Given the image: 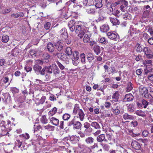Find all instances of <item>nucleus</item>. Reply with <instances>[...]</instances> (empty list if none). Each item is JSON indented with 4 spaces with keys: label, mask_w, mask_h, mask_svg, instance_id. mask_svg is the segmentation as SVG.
Here are the masks:
<instances>
[{
    "label": "nucleus",
    "mask_w": 153,
    "mask_h": 153,
    "mask_svg": "<svg viewBox=\"0 0 153 153\" xmlns=\"http://www.w3.org/2000/svg\"><path fill=\"white\" fill-rule=\"evenodd\" d=\"M73 113L74 115H78L81 121L84 120L85 114L83 111L80 109L79 105L76 104L75 105Z\"/></svg>",
    "instance_id": "1"
},
{
    "label": "nucleus",
    "mask_w": 153,
    "mask_h": 153,
    "mask_svg": "<svg viewBox=\"0 0 153 153\" xmlns=\"http://www.w3.org/2000/svg\"><path fill=\"white\" fill-rule=\"evenodd\" d=\"M45 62L44 60L38 59L35 61V64L33 66V69L35 73L37 75L39 74L42 68L41 66L44 65Z\"/></svg>",
    "instance_id": "2"
},
{
    "label": "nucleus",
    "mask_w": 153,
    "mask_h": 153,
    "mask_svg": "<svg viewBox=\"0 0 153 153\" xmlns=\"http://www.w3.org/2000/svg\"><path fill=\"white\" fill-rule=\"evenodd\" d=\"M137 104L138 107L140 108H147L149 111H151L153 110L152 106L146 100L143 99L141 102H137Z\"/></svg>",
    "instance_id": "3"
},
{
    "label": "nucleus",
    "mask_w": 153,
    "mask_h": 153,
    "mask_svg": "<svg viewBox=\"0 0 153 153\" xmlns=\"http://www.w3.org/2000/svg\"><path fill=\"white\" fill-rule=\"evenodd\" d=\"M84 27L80 25H77L75 27V31L77 33H79L78 36L82 39L85 33V31L84 30Z\"/></svg>",
    "instance_id": "4"
},
{
    "label": "nucleus",
    "mask_w": 153,
    "mask_h": 153,
    "mask_svg": "<svg viewBox=\"0 0 153 153\" xmlns=\"http://www.w3.org/2000/svg\"><path fill=\"white\" fill-rule=\"evenodd\" d=\"M139 91L146 98H149L150 96H152L149 93L148 90L146 87L143 86H140L139 87Z\"/></svg>",
    "instance_id": "5"
},
{
    "label": "nucleus",
    "mask_w": 153,
    "mask_h": 153,
    "mask_svg": "<svg viewBox=\"0 0 153 153\" xmlns=\"http://www.w3.org/2000/svg\"><path fill=\"white\" fill-rule=\"evenodd\" d=\"M73 57L72 58L73 64L75 65H77L79 63V53L77 51H75L73 53Z\"/></svg>",
    "instance_id": "6"
},
{
    "label": "nucleus",
    "mask_w": 153,
    "mask_h": 153,
    "mask_svg": "<svg viewBox=\"0 0 153 153\" xmlns=\"http://www.w3.org/2000/svg\"><path fill=\"white\" fill-rule=\"evenodd\" d=\"M53 56L54 57H57L60 59L65 61L68 59V57L65 54L63 53L54 52L53 53Z\"/></svg>",
    "instance_id": "7"
},
{
    "label": "nucleus",
    "mask_w": 153,
    "mask_h": 153,
    "mask_svg": "<svg viewBox=\"0 0 153 153\" xmlns=\"http://www.w3.org/2000/svg\"><path fill=\"white\" fill-rule=\"evenodd\" d=\"M143 51L146 55V58L152 59L153 57V52L149 47H145L144 48Z\"/></svg>",
    "instance_id": "8"
},
{
    "label": "nucleus",
    "mask_w": 153,
    "mask_h": 153,
    "mask_svg": "<svg viewBox=\"0 0 153 153\" xmlns=\"http://www.w3.org/2000/svg\"><path fill=\"white\" fill-rule=\"evenodd\" d=\"M61 33L60 37L63 40H66L68 38V36L67 33L66 29L65 28H63L60 31Z\"/></svg>",
    "instance_id": "9"
},
{
    "label": "nucleus",
    "mask_w": 153,
    "mask_h": 153,
    "mask_svg": "<svg viewBox=\"0 0 153 153\" xmlns=\"http://www.w3.org/2000/svg\"><path fill=\"white\" fill-rule=\"evenodd\" d=\"M119 92L117 91L115 92L112 96L111 102L113 103L117 102L119 98Z\"/></svg>",
    "instance_id": "10"
},
{
    "label": "nucleus",
    "mask_w": 153,
    "mask_h": 153,
    "mask_svg": "<svg viewBox=\"0 0 153 153\" xmlns=\"http://www.w3.org/2000/svg\"><path fill=\"white\" fill-rule=\"evenodd\" d=\"M107 35L109 38L114 40H116L117 36H119L117 33H114L113 31H110L108 32L107 33Z\"/></svg>",
    "instance_id": "11"
},
{
    "label": "nucleus",
    "mask_w": 153,
    "mask_h": 153,
    "mask_svg": "<svg viewBox=\"0 0 153 153\" xmlns=\"http://www.w3.org/2000/svg\"><path fill=\"white\" fill-rule=\"evenodd\" d=\"M120 4V10L123 12H124L125 10L124 8L126 7L128 5V2L125 0H122L121 1Z\"/></svg>",
    "instance_id": "12"
},
{
    "label": "nucleus",
    "mask_w": 153,
    "mask_h": 153,
    "mask_svg": "<svg viewBox=\"0 0 153 153\" xmlns=\"http://www.w3.org/2000/svg\"><path fill=\"white\" fill-rule=\"evenodd\" d=\"M132 147L134 149L137 150L140 149L141 146L140 144L136 141H133L131 143Z\"/></svg>",
    "instance_id": "13"
},
{
    "label": "nucleus",
    "mask_w": 153,
    "mask_h": 153,
    "mask_svg": "<svg viewBox=\"0 0 153 153\" xmlns=\"http://www.w3.org/2000/svg\"><path fill=\"white\" fill-rule=\"evenodd\" d=\"M54 44L53 45L51 42H49L47 45V47L48 51L50 53L53 52L55 49Z\"/></svg>",
    "instance_id": "14"
},
{
    "label": "nucleus",
    "mask_w": 153,
    "mask_h": 153,
    "mask_svg": "<svg viewBox=\"0 0 153 153\" xmlns=\"http://www.w3.org/2000/svg\"><path fill=\"white\" fill-rule=\"evenodd\" d=\"M50 122L53 125L57 126L59 124V120L57 118L52 117L50 118Z\"/></svg>",
    "instance_id": "15"
},
{
    "label": "nucleus",
    "mask_w": 153,
    "mask_h": 153,
    "mask_svg": "<svg viewBox=\"0 0 153 153\" xmlns=\"http://www.w3.org/2000/svg\"><path fill=\"white\" fill-rule=\"evenodd\" d=\"M133 96L131 94H128L125 95L123 100L124 101H130L133 100Z\"/></svg>",
    "instance_id": "16"
},
{
    "label": "nucleus",
    "mask_w": 153,
    "mask_h": 153,
    "mask_svg": "<svg viewBox=\"0 0 153 153\" xmlns=\"http://www.w3.org/2000/svg\"><path fill=\"white\" fill-rule=\"evenodd\" d=\"M53 73L55 75L59 74L60 71L57 66L54 64H52Z\"/></svg>",
    "instance_id": "17"
},
{
    "label": "nucleus",
    "mask_w": 153,
    "mask_h": 153,
    "mask_svg": "<svg viewBox=\"0 0 153 153\" xmlns=\"http://www.w3.org/2000/svg\"><path fill=\"white\" fill-rule=\"evenodd\" d=\"M97 140L99 142H101L103 141L107 142V141L104 134H101L99 135L97 138Z\"/></svg>",
    "instance_id": "18"
},
{
    "label": "nucleus",
    "mask_w": 153,
    "mask_h": 153,
    "mask_svg": "<svg viewBox=\"0 0 153 153\" xmlns=\"http://www.w3.org/2000/svg\"><path fill=\"white\" fill-rule=\"evenodd\" d=\"M75 24V22L73 20H71L69 22L68 27L70 29V30L71 32L74 31L75 28V26H74Z\"/></svg>",
    "instance_id": "19"
},
{
    "label": "nucleus",
    "mask_w": 153,
    "mask_h": 153,
    "mask_svg": "<svg viewBox=\"0 0 153 153\" xmlns=\"http://www.w3.org/2000/svg\"><path fill=\"white\" fill-rule=\"evenodd\" d=\"M86 56L88 61L90 62L94 59V56L93 54L89 52L86 53Z\"/></svg>",
    "instance_id": "20"
},
{
    "label": "nucleus",
    "mask_w": 153,
    "mask_h": 153,
    "mask_svg": "<svg viewBox=\"0 0 153 153\" xmlns=\"http://www.w3.org/2000/svg\"><path fill=\"white\" fill-rule=\"evenodd\" d=\"M123 117L125 120H133L134 119L133 116L129 115L127 113H125L123 114Z\"/></svg>",
    "instance_id": "21"
},
{
    "label": "nucleus",
    "mask_w": 153,
    "mask_h": 153,
    "mask_svg": "<svg viewBox=\"0 0 153 153\" xmlns=\"http://www.w3.org/2000/svg\"><path fill=\"white\" fill-rule=\"evenodd\" d=\"M109 29V26L107 24L103 25L100 27L101 31L103 33L107 32Z\"/></svg>",
    "instance_id": "22"
},
{
    "label": "nucleus",
    "mask_w": 153,
    "mask_h": 153,
    "mask_svg": "<svg viewBox=\"0 0 153 153\" xmlns=\"http://www.w3.org/2000/svg\"><path fill=\"white\" fill-rule=\"evenodd\" d=\"M93 50L94 53L97 55L99 54L100 53V48L99 46L97 45H94Z\"/></svg>",
    "instance_id": "23"
},
{
    "label": "nucleus",
    "mask_w": 153,
    "mask_h": 153,
    "mask_svg": "<svg viewBox=\"0 0 153 153\" xmlns=\"http://www.w3.org/2000/svg\"><path fill=\"white\" fill-rule=\"evenodd\" d=\"M94 3L97 8H100L102 6V0H94Z\"/></svg>",
    "instance_id": "24"
},
{
    "label": "nucleus",
    "mask_w": 153,
    "mask_h": 153,
    "mask_svg": "<svg viewBox=\"0 0 153 153\" xmlns=\"http://www.w3.org/2000/svg\"><path fill=\"white\" fill-rule=\"evenodd\" d=\"M42 57L45 59L43 60H45V63H47L49 61V59L50 57V55L48 53H45L43 54Z\"/></svg>",
    "instance_id": "25"
},
{
    "label": "nucleus",
    "mask_w": 153,
    "mask_h": 153,
    "mask_svg": "<svg viewBox=\"0 0 153 153\" xmlns=\"http://www.w3.org/2000/svg\"><path fill=\"white\" fill-rule=\"evenodd\" d=\"M84 127L86 129L85 130V131L87 132V131L91 132L92 131V128L90 127V124L88 122H85L84 124Z\"/></svg>",
    "instance_id": "26"
},
{
    "label": "nucleus",
    "mask_w": 153,
    "mask_h": 153,
    "mask_svg": "<svg viewBox=\"0 0 153 153\" xmlns=\"http://www.w3.org/2000/svg\"><path fill=\"white\" fill-rule=\"evenodd\" d=\"M94 139L91 137H89L85 140V142L87 144H91L94 142Z\"/></svg>",
    "instance_id": "27"
},
{
    "label": "nucleus",
    "mask_w": 153,
    "mask_h": 153,
    "mask_svg": "<svg viewBox=\"0 0 153 153\" xmlns=\"http://www.w3.org/2000/svg\"><path fill=\"white\" fill-rule=\"evenodd\" d=\"M110 21L113 25H119L120 23L119 20L116 18H111Z\"/></svg>",
    "instance_id": "28"
},
{
    "label": "nucleus",
    "mask_w": 153,
    "mask_h": 153,
    "mask_svg": "<svg viewBox=\"0 0 153 153\" xmlns=\"http://www.w3.org/2000/svg\"><path fill=\"white\" fill-rule=\"evenodd\" d=\"M24 14L22 12H19L17 13H13L11 14V16L15 18H18V17H22L23 16Z\"/></svg>",
    "instance_id": "29"
},
{
    "label": "nucleus",
    "mask_w": 153,
    "mask_h": 153,
    "mask_svg": "<svg viewBox=\"0 0 153 153\" xmlns=\"http://www.w3.org/2000/svg\"><path fill=\"white\" fill-rule=\"evenodd\" d=\"M57 8L60 10H61L64 7V4L62 3V0H61L56 3Z\"/></svg>",
    "instance_id": "30"
},
{
    "label": "nucleus",
    "mask_w": 153,
    "mask_h": 153,
    "mask_svg": "<svg viewBox=\"0 0 153 153\" xmlns=\"http://www.w3.org/2000/svg\"><path fill=\"white\" fill-rule=\"evenodd\" d=\"M135 114L138 116L143 117H146V114L145 112L140 110L136 111H135Z\"/></svg>",
    "instance_id": "31"
},
{
    "label": "nucleus",
    "mask_w": 153,
    "mask_h": 153,
    "mask_svg": "<svg viewBox=\"0 0 153 153\" xmlns=\"http://www.w3.org/2000/svg\"><path fill=\"white\" fill-rule=\"evenodd\" d=\"M65 53L68 56H70L73 53L71 48L70 47H67L65 49Z\"/></svg>",
    "instance_id": "32"
},
{
    "label": "nucleus",
    "mask_w": 153,
    "mask_h": 153,
    "mask_svg": "<svg viewBox=\"0 0 153 153\" xmlns=\"http://www.w3.org/2000/svg\"><path fill=\"white\" fill-rule=\"evenodd\" d=\"M57 108L56 107H54L48 112L49 116H52L55 114L57 112Z\"/></svg>",
    "instance_id": "33"
},
{
    "label": "nucleus",
    "mask_w": 153,
    "mask_h": 153,
    "mask_svg": "<svg viewBox=\"0 0 153 153\" xmlns=\"http://www.w3.org/2000/svg\"><path fill=\"white\" fill-rule=\"evenodd\" d=\"M136 51L137 52H141L143 51V48L140 44H137L135 46Z\"/></svg>",
    "instance_id": "34"
},
{
    "label": "nucleus",
    "mask_w": 153,
    "mask_h": 153,
    "mask_svg": "<svg viewBox=\"0 0 153 153\" xmlns=\"http://www.w3.org/2000/svg\"><path fill=\"white\" fill-rule=\"evenodd\" d=\"M133 88V85L131 82H128L127 84V91L129 92Z\"/></svg>",
    "instance_id": "35"
},
{
    "label": "nucleus",
    "mask_w": 153,
    "mask_h": 153,
    "mask_svg": "<svg viewBox=\"0 0 153 153\" xmlns=\"http://www.w3.org/2000/svg\"><path fill=\"white\" fill-rule=\"evenodd\" d=\"M91 125L93 127H94L96 129H99L101 128L99 123L96 122H92L91 123Z\"/></svg>",
    "instance_id": "36"
},
{
    "label": "nucleus",
    "mask_w": 153,
    "mask_h": 153,
    "mask_svg": "<svg viewBox=\"0 0 153 153\" xmlns=\"http://www.w3.org/2000/svg\"><path fill=\"white\" fill-rule=\"evenodd\" d=\"M82 126L81 123L79 121H76L74 125L73 128L74 129H79Z\"/></svg>",
    "instance_id": "37"
},
{
    "label": "nucleus",
    "mask_w": 153,
    "mask_h": 153,
    "mask_svg": "<svg viewBox=\"0 0 153 153\" xmlns=\"http://www.w3.org/2000/svg\"><path fill=\"white\" fill-rule=\"evenodd\" d=\"M9 36L7 35H3L2 37V41L4 43H7L9 40Z\"/></svg>",
    "instance_id": "38"
},
{
    "label": "nucleus",
    "mask_w": 153,
    "mask_h": 153,
    "mask_svg": "<svg viewBox=\"0 0 153 153\" xmlns=\"http://www.w3.org/2000/svg\"><path fill=\"white\" fill-rule=\"evenodd\" d=\"M90 38L89 36L87 34H85L83 38V41L84 42L87 43L90 41Z\"/></svg>",
    "instance_id": "39"
},
{
    "label": "nucleus",
    "mask_w": 153,
    "mask_h": 153,
    "mask_svg": "<svg viewBox=\"0 0 153 153\" xmlns=\"http://www.w3.org/2000/svg\"><path fill=\"white\" fill-rule=\"evenodd\" d=\"M99 42L101 43L105 44L107 43V41L104 37H102L99 38Z\"/></svg>",
    "instance_id": "40"
},
{
    "label": "nucleus",
    "mask_w": 153,
    "mask_h": 153,
    "mask_svg": "<svg viewBox=\"0 0 153 153\" xmlns=\"http://www.w3.org/2000/svg\"><path fill=\"white\" fill-rule=\"evenodd\" d=\"M41 121L43 124H46L48 122V120L45 116L42 117L41 119Z\"/></svg>",
    "instance_id": "41"
},
{
    "label": "nucleus",
    "mask_w": 153,
    "mask_h": 153,
    "mask_svg": "<svg viewBox=\"0 0 153 153\" xmlns=\"http://www.w3.org/2000/svg\"><path fill=\"white\" fill-rule=\"evenodd\" d=\"M81 61L82 62L84 63L85 61V55L83 53H82L80 55Z\"/></svg>",
    "instance_id": "42"
},
{
    "label": "nucleus",
    "mask_w": 153,
    "mask_h": 153,
    "mask_svg": "<svg viewBox=\"0 0 153 153\" xmlns=\"http://www.w3.org/2000/svg\"><path fill=\"white\" fill-rule=\"evenodd\" d=\"M70 117L71 116L69 114L65 113L63 115L62 118L64 120H67L70 118Z\"/></svg>",
    "instance_id": "43"
},
{
    "label": "nucleus",
    "mask_w": 153,
    "mask_h": 153,
    "mask_svg": "<svg viewBox=\"0 0 153 153\" xmlns=\"http://www.w3.org/2000/svg\"><path fill=\"white\" fill-rule=\"evenodd\" d=\"M47 67V72L49 74H52L53 73L52 65Z\"/></svg>",
    "instance_id": "44"
},
{
    "label": "nucleus",
    "mask_w": 153,
    "mask_h": 153,
    "mask_svg": "<svg viewBox=\"0 0 153 153\" xmlns=\"http://www.w3.org/2000/svg\"><path fill=\"white\" fill-rule=\"evenodd\" d=\"M44 127L45 129H49L50 131H53L54 128V126L49 125L45 126Z\"/></svg>",
    "instance_id": "45"
},
{
    "label": "nucleus",
    "mask_w": 153,
    "mask_h": 153,
    "mask_svg": "<svg viewBox=\"0 0 153 153\" xmlns=\"http://www.w3.org/2000/svg\"><path fill=\"white\" fill-rule=\"evenodd\" d=\"M3 99H4L6 102L8 100V98H10V96L8 93H6L3 95L2 97Z\"/></svg>",
    "instance_id": "46"
},
{
    "label": "nucleus",
    "mask_w": 153,
    "mask_h": 153,
    "mask_svg": "<svg viewBox=\"0 0 153 153\" xmlns=\"http://www.w3.org/2000/svg\"><path fill=\"white\" fill-rule=\"evenodd\" d=\"M56 62L60 69L63 70L65 69V66L59 61H56Z\"/></svg>",
    "instance_id": "47"
},
{
    "label": "nucleus",
    "mask_w": 153,
    "mask_h": 153,
    "mask_svg": "<svg viewBox=\"0 0 153 153\" xmlns=\"http://www.w3.org/2000/svg\"><path fill=\"white\" fill-rule=\"evenodd\" d=\"M20 137L25 139L26 140L29 139L30 137L29 134L27 133H25L24 134H22L20 135Z\"/></svg>",
    "instance_id": "48"
},
{
    "label": "nucleus",
    "mask_w": 153,
    "mask_h": 153,
    "mask_svg": "<svg viewBox=\"0 0 153 153\" xmlns=\"http://www.w3.org/2000/svg\"><path fill=\"white\" fill-rule=\"evenodd\" d=\"M101 145L103 148L106 151H108L109 149V146L106 144H102Z\"/></svg>",
    "instance_id": "49"
},
{
    "label": "nucleus",
    "mask_w": 153,
    "mask_h": 153,
    "mask_svg": "<svg viewBox=\"0 0 153 153\" xmlns=\"http://www.w3.org/2000/svg\"><path fill=\"white\" fill-rule=\"evenodd\" d=\"M134 110V106L132 105H130L128 106V110L131 112H133Z\"/></svg>",
    "instance_id": "50"
},
{
    "label": "nucleus",
    "mask_w": 153,
    "mask_h": 153,
    "mask_svg": "<svg viewBox=\"0 0 153 153\" xmlns=\"http://www.w3.org/2000/svg\"><path fill=\"white\" fill-rule=\"evenodd\" d=\"M51 24L49 22H46L44 25V27L46 30H48L51 27Z\"/></svg>",
    "instance_id": "51"
},
{
    "label": "nucleus",
    "mask_w": 153,
    "mask_h": 153,
    "mask_svg": "<svg viewBox=\"0 0 153 153\" xmlns=\"http://www.w3.org/2000/svg\"><path fill=\"white\" fill-rule=\"evenodd\" d=\"M11 91L13 93H16L19 92V89L16 87H12L11 89Z\"/></svg>",
    "instance_id": "52"
},
{
    "label": "nucleus",
    "mask_w": 153,
    "mask_h": 153,
    "mask_svg": "<svg viewBox=\"0 0 153 153\" xmlns=\"http://www.w3.org/2000/svg\"><path fill=\"white\" fill-rule=\"evenodd\" d=\"M119 108L118 106H117L116 108L114 110V113L115 114L118 115L120 113V111Z\"/></svg>",
    "instance_id": "53"
},
{
    "label": "nucleus",
    "mask_w": 153,
    "mask_h": 153,
    "mask_svg": "<svg viewBox=\"0 0 153 153\" xmlns=\"http://www.w3.org/2000/svg\"><path fill=\"white\" fill-rule=\"evenodd\" d=\"M152 70V69L151 68H147L144 69V71L145 74H147L149 73Z\"/></svg>",
    "instance_id": "54"
},
{
    "label": "nucleus",
    "mask_w": 153,
    "mask_h": 153,
    "mask_svg": "<svg viewBox=\"0 0 153 153\" xmlns=\"http://www.w3.org/2000/svg\"><path fill=\"white\" fill-rule=\"evenodd\" d=\"M16 146L18 148H20L22 144V142L20 141L19 140H17L16 142Z\"/></svg>",
    "instance_id": "55"
},
{
    "label": "nucleus",
    "mask_w": 153,
    "mask_h": 153,
    "mask_svg": "<svg viewBox=\"0 0 153 153\" xmlns=\"http://www.w3.org/2000/svg\"><path fill=\"white\" fill-rule=\"evenodd\" d=\"M149 133V132L147 130H144L142 132V134L144 137H147Z\"/></svg>",
    "instance_id": "56"
},
{
    "label": "nucleus",
    "mask_w": 153,
    "mask_h": 153,
    "mask_svg": "<svg viewBox=\"0 0 153 153\" xmlns=\"http://www.w3.org/2000/svg\"><path fill=\"white\" fill-rule=\"evenodd\" d=\"M87 11L89 13L94 14L95 12V10L92 8L88 9Z\"/></svg>",
    "instance_id": "57"
},
{
    "label": "nucleus",
    "mask_w": 153,
    "mask_h": 153,
    "mask_svg": "<svg viewBox=\"0 0 153 153\" xmlns=\"http://www.w3.org/2000/svg\"><path fill=\"white\" fill-rule=\"evenodd\" d=\"M11 10V9L9 8L8 9H6L5 10H2V13L3 14H4L9 13Z\"/></svg>",
    "instance_id": "58"
},
{
    "label": "nucleus",
    "mask_w": 153,
    "mask_h": 153,
    "mask_svg": "<svg viewBox=\"0 0 153 153\" xmlns=\"http://www.w3.org/2000/svg\"><path fill=\"white\" fill-rule=\"evenodd\" d=\"M63 43L61 42L60 41H58L55 43L54 44V46L55 47H58L60 46V45H61V44H62Z\"/></svg>",
    "instance_id": "59"
},
{
    "label": "nucleus",
    "mask_w": 153,
    "mask_h": 153,
    "mask_svg": "<svg viewBox=\"0 0 153 153\" xmlns=\"http://www.w3.org/2000/svg\"><path fill=\"white\" fill-rule=\"evenodd\" d=\"M45 96H42L39 100V103L42 104L45 101Z\"/></svg>",
    "instance_id": "60"
},
{
    "label": "nucleus",
    "mask_w": 153,
    "mask_h": 153,
    "mask_svg": "<svg viewBox=\"0 0 153 153\" xmlns=\"http://www.w3.org/2000/svg\"><path fill=\"white\" fill-rule=\"evenodd\" d=\"M25 70L27 72L31 71L32 70V68L28 66H26L25 68Z\"/></svg>",
    "instance_id": "61"
},
{
    "label": "nucleus",
    "mask_w": 153,
    "mask_h": 153,
    "mask_svg": "<svg viewBox=\"0 0 153 153\" xmlns=\"http://www.w3.org/2000/svg\"><path fill=\"white\" fill-rule=\"evenodd\" d=\"M138 124V123L137 121H132L131 123V126L133 127H135L137 126Z\"/></svg>",
    "instance_id": "62"
},
{
    "label": "nucleus",
    "mask_w": 153,
    "mask_h": 153,
    "mask_svg": "<svg viewBox=\"0 0 153 153\" xmlns=\"http://www.w3.org/2000/svg\"><path fill=\"white\" fill-rule=\"evenodd\" d=\"M142 71H143V70L142 69H140L137 70L136 71V74L137 75H140L141 74Z\"/></svg>",
    "instance_id": "63"
},
{
    "label": "nucleus",
    "mask_w": 153,
    "mask_h": 153,
    "mask_svg": "<svg viewBox=\"0 0 153 153\" xmlns=\"http://www.w3.org/2000/svg\"><path fill=\"white\" fill-rule=\"evenodd\" d=\"M121 1H119V0H117V1H116L114 2V3H112L113 5L114 6H116L117 5H118V4H121Z\"/></svg>",
    "instance_id": "64"
}]
</instances>
